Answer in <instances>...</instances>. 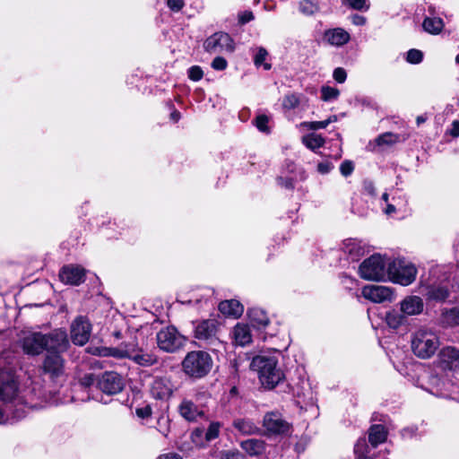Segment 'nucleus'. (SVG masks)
I'll return each mask as SVG.
<instances>
[{"instance_id": "obj_14", "label": "nucleus", "mask_w": 459, "mask_h": 459, "mask_svg": "<svg viewBox=\"0 0 459 459\" xmlns=\"http://www.w3.org/2000/svg\"><path fill=\"white\" fill-rule=\"evenodd\" d=\"M362 296L374 302L382 303L391 300L393 292L390 288L381 285H367L361 290Z\"/></svg>"}, {"instance_id": "obj_39", "label": "nucleus", "mask_w": 459, "mask_h": 459, "mask_svg": "<svg viewBox=\"0 0 459 459\" xmlns=\"http://www.w3.org/2000/svg\"><path fill=\"white\" fill-rule=\"evenodd\" d=\"M299 104V97L296 94L286 95L282 101V106L286 109H293Z\"/></svg>"}, {"instance_id": "obj_46", "label": "nucleus", "mask_w": 459, "mask_h": 459, "mask_svg": "<svg viewBox=\"0 0 459 459\" xmlns=\"http://www.w3.org/2000/svg\"><path fill=\"white\" fill-rule=\"evenodd\" d=\"M135 414L137 417L144 420L149 419L152 414V410L151 405L146 404L143 407H139L135 409Z\"/></svg>"}, {"instance_id": "obj_19", "label": "nucleus", "mask_w": 459, "mask_h": 459, "mask_svg": "<svg viewBox=\"0 0 459 459\" xmlns=\"http://www.w3.org/2000/svg\"><path fill=\"white\" fill-rule=\"evenodd\" d=\"M85 271L80 266L68 265L62 268L59 277L60 280L72 285H79L84 281Z\"/></svg>"}, {"instance_id": "obj_59", "label": "nucleus", "mask_w": 459, "mask_h": 459, "mask_svg": "<svg viewBox=\"0 0 459 459\" xmlns=\"http://www.w3.org/2000/svg\"><path fill=\"white\" fill-rule=\"evenodd\" d=\"M448 316L452 317L454 325L459 324V311H457L456 309H451L448 313Z\"/></svg>"}, {"instance_id": "obj_27", "label": "nucleus", "mask_w": 459, "mask_h": 459, "mask_svg": "<svg viewBox=\"0 0 459 459\" xmlns=\"http://www.w3.org/2000/svg\"><path fill=\"white\" fill-rule=\"evenodd\" d=\"M219 310L226 316L238 317L244 311L243 306L236 299L224 300L219 304Z\"/></svg>"}, {"instance_id": "obj_17", "label": "nucleus", "mask_w": 459, "mask_h": 459, "mask_svg": "<svg viewBox=\"0 0 459 459\" xmlns=\"http://www.w3.org/2000/svg\"><path fill=\"white\" fill-rule=\"evenodd\" d=\"M112 355L117 358L127 357L133 359L135 363L143 367H150L158 362L157 356L151 353H133L126 350L121 351L118 349H114Z\"/></svg>"}, {"instance_id": "obj_47", "label": "nucleus", "mask_w": 459, "mask_h": 459, "mask_svg": "<svg viewBox=\"0 0 459 459\" xmlns=\"http://www.w3.org/2000/svg\"><path fill=\"white\" fill-rule=\"evenodd\" d=\"M220 459H245V456L238 450H228L221 453Z\"/></svg>"}, {"instance_id": "obj_42", "label": "nucleus", "mask_w": 459, "mask_h": 459, "mask_svg": "<svg viewBox=\"0 0 459 459\" xmlns=\"http://www.w3.org/2000/svg\"><path fill=\"white\" fill-rule=\"evenodd\" d=\"M267 56V51L264 48H259L257 51L255 56V65L256 66L264 65V68L265 70H269L271 68V65L268 63H264L265 60V57Z\"/></svg>"}, {"instance_id": "obj_2", "label": "nucleus", "mask_w": 459, "mask_h": 459, "mask_svg": "<svg viewBox=\"0 0 459 459\" xmlns=\"http://www.w3.org/2000/svg\"><path fill=\"white\" fill-rule=\"evenodd\" d=\"M213 360L209 353L204 351H192L186 353L182 360V371L192 379L206 377L212 368Z\"/></svg>"}, {"instance_id": "obj_6", "label": "nucleus", "mask_w": 459, "mask_h": 459, "mask_svg": "<svg viewBox=\"0 0 459 459\" xmlns=\"http://www.w3.org/2000/svg\"><path fill=\"white\" fill-rule=\"evenodd\" d=\"M387 273L388 279L392 281L408 286L415 281L417 268L414 264L405 260H388Z\"/></svg>"}, {"instance_id": "obj_15", "label": "nucleus", "mask_w": 459, "mask_h": 459, "mask_svg": "<svg viewBox=\"0 0 459 459\" xmlns=\"http://www.w3.org/2000/svg\"><path fill=\"white\" fill-rule=\"evenodd\" d=\"M43 340L42 333H30L27 334L22 340V351L28 355L35 356L40 354L45 351Z\"/></svg>"}, {"instance_id": "obj_3", "label": "nucleus", "mask_w": 459, "mask_h": 459, "mask_svg": "<svg viewBox=\"0 0 459 459\" xmlns=\"http://www.w3.org/2000/svg\"><path fill=\"white\" fill-rule=\"evenodd\" d=\"M439 346V337L435 332L428 328H420L411 334V348L413 354L420 359L431 358Z\"/></svg>"}, {"instance_id": "obj_49", "label": "nucleus", "mask_w": 459, "mask_h": 459, "mask_svg": "<svg viewBox=\"0 0 459 459\" xmlns=\"http://www.w3.org/2000/svg\"><path fill=\"white\" fill-rule=\"evenodd\" d=\"M354 170V165L351 160H344L340 166V171L342 176L348 177Z\"/></svg>"}, {"instance_id": "obj_13", "label": "nucleus", "mask_w": 459, "mask_h": 459, "mask_svg": "<svg viewBox=\"0 0 459 459\" xmlns=\"http://www.w3.org/2000/svg\"><path fill=\"white\" fill-rule=\"evenodd\" d=\"M179 415L189 422L197 421L199 418L204 416L203 408L194 403L189 398H183L178 406Z\"/></svg>"}, {"instance_id": "obj_43", "label": "nucleus", "mask_w": 459, "mask_h": 459, "mask_svg": "<svg viewBox=\"0 0 459 459\" xmlns=\"http://www.w3.org/2000/svg\"><path fill=\"white\" fill-rule=\"evenodd\" d=\"M423 54L420 50L412 48L407 52L406 60L411 64H419L422 61Z\"/></svg>"}, {"instance_id": "obj_32", "label": "nucleus", "mask_w": 459, "mask_h": 459, "mask_svg": "<svg viewBox=\"0 0 459 459\" xmlns=\"http://www.w3.org/2000/svg\"><path fill=\"white\" fill-rule=\"evenodd\" d=\"M247 315L252 323L257 327H264L269 324V318L265 312L261 308H251L247 311Z\"/></svg>"}, {"instance_id": "obj_10", "label": "nucleus", "mask_w": 459, "mask_h": 459, "mask_svg": "<svg viewBox=\"0 0 459 459\" xmlns=\"http://www.w3.org/2000/svg\"><path fill=\"white\" fill-rule=\"evenodd\" d=\"M262 424L268 435H285L290 428V424L277 411L266 412Z\"/></svg>"}, {"instance_id": "obj_33", "label": "nucleus", "mask_w": 459, "mask_h": 459, "mask_svg": "<svg viewBox=\"0 0 459 459\" xmlns=\"http://www.w3.org/2000/svg\"><path fill=\"white\" fill-rule=\"evenodd\" d=\"M385 320L390 327L397 329L403 324H404L406 320V316L403 312H401V310H392L386 313Z\"/></svg>"}, {"instance_id": "obj_40", "label": "nucleus", "mask_w": 459, "mask_h": 459, "mask_svg": "<svg viewBox=\"0 0 459 459\" xmlns=\"http://www.w3.org/2000/svg\"><path fill=\"white\" fill-rule=\"evenodd\" d=\"M354 452L359 459H366L368 456V445L365 439L359 440L354 447Z\"/></svg>"}, {"instance_id": "obj_30", "label": "nucleus", "mask_w": 459, "mask_h": 459, "mask_svg": "<svg viewBox=\"0 0 459 459\" xmlns=\"http://www.w3.org/2000/svg\"><path fill=\"white\" fill-rule=\"evenodd\" d=\"M444 26L443 20L438 17H426L422 22L423 30L432 35L439 34L444 29Z\"/></svg>"}, {"instance_id": "obj_51", "label": "nucleus", "mask_w": 459, "mask_h": 459, "mask_svg": "<svg viewBox=\"0 0 459 459\" xmlns=\"http://www.w3.org/2000/svg\"><path fill=\"white\" fill-rule=\"evenodd\" d=\"M305 125L308 129L317 130L325 128L329 125V120L307 122Z\"/></svg>"}, {"instance_id": "obj_25", "label": "nucleus", "mask_w": 459, "mask_h": 459, "mask_svg": "<svg viewBox=\"0 0 459 459\" xmlns=\"http://www.w3.org/2000/svg\"><path fill=\"white\" fill-rule=\"evenodd\" d=\"M324 38L330 45L340 47L350 40V34L343 29L336 28L326 30Z\"/></svg>"}, {"instance_id": "obj_8", "label": "nucleus", "mask_w": 459, "mask_h": 459, "mask_svg": "<svg viewBox=\"0 0 459 459\" xmlns=\"http://www.w3.org/2000/svg\"><path fill=\"white\" fill-rule=\"evenodd\" d=\"M204 49L212 54L228 52L232 53L235 46L231 37L226 32H216L206 39L204 43Z\"/></svg>"}, {"instance_id": "obj_21", "label": "nucleus", "mask_w": 459, "mask_h": 459, "mask_svg": "<svg viewBox=\"0 0 459 459\" xmlns=\"http://www.w3.org/2000/svg\"><path fill=\"white\" fill-rule=\"evenodd\" d=\"M401 312L406 316L420 315L424 308V303L420 297L407 296L400 303Z\"/></svg>"}, {"instance_id": "obj_23", "label": "nucleus", "mask_w": 459, "mask_h": 459, "mask_svg": "<svg viewBox=\"0 0 459 459\" xmlns=\"http://www.w3.org/2000/svg\"><path fill=\"white\" fill-rule=\"evenodd\" d=\"M232 426L241 435H256L261 432L260 428L247 418H235Z\"/></svg>"}, {"instance_id": "obj_26", "label": "nucleus", "mask_w": 459, "mask_h": 459, "mask_svg": "<svg viewBox=\"0 0 459 459\" xmlns=\"http://www.w3.org/2000/svg\"><path fill=\"white\" fill-rule=\"evenodd\" d=\"M240 447L250 456H257L264 453L266 444L262 439L250 438L242 441Z\"/></svg>"}, {"instance_id": "obj_34", "label": "nucleus", "mask_w": 459, "mask_h": 459, "mask_svg": "<svg viewBox=\"0 0 459 459\" xmlns=\"http://www.w3.org/2000/svg\"><path fill=\"white\" fill-rule=\"evenodd\" d=\"M303 142L307 148L315 150L324 145L325 139L321 134H310L304 137Z\"/></svg>"}, {"instance_id": "obj_54", "label": "nucleus", "mask_w": 459, "mask_h": 459, "mask_svg": "<svg viewBox=\"0 0 459 459\" xmlns=\"http://www.w3.org/2000/svg\"><path fill=\"white\" fill-rule=\"evenodd\" d=\"M169 8L174 12L180 11L184 6L183 0H167Z\"/></svg>"}, {"instance_id": "obj_35", "label": "nucleus", "mask_w": 459, "mask_h": 459, "mask_svg": "<svg viewBox=\"0 0 459 459\" xmlns=\"http://www.w3.org/2000/svg\"><path fill=\"white\" fill-rule=\"evenodd\" d=\"M399 141V136L393 133L387 132L380 134L375 140L376 145L383 146V145H393Z\"/></svg>"}, {"instance_id": "obj_44", "label": "nucleus", "mask_w": 459, "mask_h": 459, "mask_svg": "<svg viewBox=\"0 0 459 459\" xmlns=\"http://www.w3.org/2000/svg\"><path fill=\"white\" fill-rule=\"evenodd\" d=\"M269 122V118L265 115H259L256 117L255 120V125L257 127V129L263 133H268L269 127L267 126Z\"/></svg>"}, {"instance_id": "obj_29", "label": "nucleus", "mask_w": 459, "mask_h": 459, "mask_svg": "<svg viewBox=\"0 0 459 459\" xmlns=\"http://www.w3.org/2000/svg\"><path fill=\"white\" fill-rule=\"evenodd\" d=\"M233 338L237 344L244 346L251 342L252 336L247 325L238 324L233 329Z\"/></svg>"}, {"instance_id": "obj_9", "label": "nucleus", "mask_w": 459, "mask_h": 459, "mask_svg": "<svg viewBox=\"0 0 459 459\" xmlns=\"http://www.w3.org/2000/svg\"><path fill=\"white\" fill-rule=\"evenodd\" d=\"M44 348L47 353H62L67 351L69 340L65 331L56 329L48 334L43 333Z\"/></svg>"}, {"instance_id": "obj_20", "label": "nucleus", "mask_w": 459, "mask_h": 459, "mask_svg": "<svg viewBox=\"0 0 459 459\" xmlns=\"http://www.w3.org/2000/svg\"><path fill=\"white\" fill-rule=\"evenodd\" d=\"M152 394L156 399H169L173 394V385L166 377H157L153 380L151 387Z\"/></svg>"}, {"instance_id": "obj_12", "label": "nucleus", "mask_w": 459, "mask_h": 459, "mask_svg": "<svg viewBox=\"0 0 459 459\" xmlns=\"http://www.w3.org/2000/svg\"><path fill=\"white\" fill-rule=\"evenodd\" d=\"M99 388L105 394H116L124 388V381L116 372H105L98 381Z\"/></svg>"}, {"instance_id": "obj_63", "label": "nucleus", "mask_w": 459, "mask_h": 459, "mask_svg": "<svg viewBox=\"0 0 459 459\" xmlns=\"http://www.w3.org/2000/svg\"><path fill=\"white\" fill-rule=\"evenodd\" d=\"M416 121H417L418 125H420L421 123L425 122V118L423 117L420 116L417 117Z\"/></svg>"}, {"instance_id": "obj_48", "label": "nucleus", "mask_w": 459, "mask_h": 459, "mask_svg": "<svg viewBox=\"0 0 459 459\" xmlns=\"http://www.w3.org/2000/svg\"><path fill=\"white\" fill-rule=\"evenodd\" d=\"M228 63L224 57L217 56L212 62V67L214 70L223 71L227 68Z\"/></svg>"}, {"instance_id": "obj_4", "label": "nucleus", "mask_w": 459, "mask_h": 459, "mask_svg": "<svg viewBox=\"0 0 459 459\" xmlns=\"http://www.w3.org/2000/svg\"><path fill=\"white\" fill-rule=\"evenodd\" d=\"M219 323L215 319H204L196 322L195 338L213 352L224 350V343L219 336Z\"/></svg>"}, {"instance_id": "obj_1", "label": "nucleus", "mask_w": 459, "mask_h": 459, "mask_svg": "<svg viewBox=\"0 0 459 459\" xmlns=\"http://www.w3.org/2000/svg\"><path fill=\"white\" fill-rule=\"evenodd\" d=\"M250 368L256 371L261 384L268 389L274 388L284 378V374L277 367V359L258 355L253 358Z\"/></svg>"}, {"instance_id": "obj_36", "label": "nucleus", "mask_w": 459, "mask_h": 459, "mask_svg": "<svg viewBox=\"0 0 459 459\" xmlns=\"http://www.w3.org/2000/svg\"><path fill=\"white\" fill-rule=\"evenodd\" d=\"M317 10L318 6L309 0H302L299 2V11L305 15H312L316 13Z\"/></svg>"}, {"instance_id": "obj_53", "label": "nucleus", "mask_w": 459, "mask_h": 459, "mask_svg": "<svg viewBox=\"0 0 459 459\" xmlns=\"http://www.w3.org/2000/svg\"><path fill=\"white\" fill-rule=\"evenodd\" d=\"M254 18L255 17L252 12L245 11L238 14V22L240 24H245L254 20Z\"/></svg>"}, {"instance_id": "obj_16", "label": "nucleus", "mask_w": 459, "mask_h": 459, "mask_svg": "<svg viewBox=\"0 0 459 459\" xmlns=\"http://www.w3.org/2000/svg\"><path fill=\"white\" fill-rule=\"evenodd\" d=\"M57 352L47 353L43 361V370L52 377H59L64 371V359Z\"/></svg>"}, {"instance_id": "obj_55", "label": "nucleus", "mask_w": 459, "mask_h": 459, "mask_svg": "<svg viewBox=\"0 0 459 459\" xmlns=\"http://www.w3.org/2000/svg\"><path fill=\"white\" fill-rule=\"evenodd\" d=\"M333 164L331 162H320L317 165V171L321 174H327L333 169Z\"/></svg>"}, {"instance_id": "obj_60", "label": "nucleus", "mask_w": 459, "mask_h": 459, "mask_svg": "<svg viewBox=\"0 0 459 459\" xmlns=\"http://www.w3.org/2000/svg\"><path fill=\"white\" fill-rule=\"evenodd\" d=\"M450 134L455 137L459 136V121L455 120L453 122Z\"/></svg>"}, {"instance_id": "obj_28", "label": "nucleus", "mask_w": 459, "mask_h": 459, "mask_svg": "<svg viewBox=\"0 0 459 459\" xmlns=\"http://www.w3.org/2000/svg\"><path fill=\"white\" fill-rule=\"evenodd\" d=\"M387 438V430L385 426L376 424L370 427L368 430V442L373 447L384 443Z\"/></svg>"}, {"instance_id": "obj_5", "label": "nucleus", "mask_w": 459, "mask_h": 459, "mask_svg": "<svg viewBox=\"0 0 459 459\" xmlns=\"http://www.w3.org/2000/svg\"><path fill=\"white\" fill-rule=\"evenodd\" d=\"M388 260L379 254L372 255L359 265V276L367 281H385L386 277L388 278Z\"/></svg>"}, {"instance_id": "obj_62", "label": "nucleus", "mask_w": 459, "mask_h": 459, "mask_svg": "<svg viewBox=\"0 0 459 459\" xmlns=\"http://www.w3.org/2000/svg\"><path fill=\"white\" fill-rule=\"evenodd\" d=\"M170 117H171V118H172L174 121H176V122H177V121L179 119V117H180V114H179V112H178V111H174V112H172V113H171Z\"/></svg>"}, {"instance_id": "obj_7", "label": "nucleus", "mask_w": 459, "mask_h": 459, "mask_svg": "<svg viewBox=\"0 0 459 459\" xmlns=\"http://www.w3.org/2000/svg\"><path fill=\"white\" fill-rule=\"evenodd\" d=\"M156 340L158 347L169 353L176 352L185 344L184 336L174 326H167L160 330Z\"/></svg>"}, {"instance_id": "obj_52", "label": "nucleus", "mask_w": 459, "mask_h": 459, "mask_svg": "<svg viewBox=\"0 0 459 459\" xmlns=\"http://www.w3.org/2000/svg\"><path fill=\"white\" fill-rule=\"evenodd\" d=\"M277 183L279 186H281V187H284L286 189H293L294 188V181L292 178H277Z\"/></svg>"}, {"instance_id": "obj_56", "label": "nucleus", "mask_w": 459, "mask_h": 459, "mask_svg": "<svg viewBox=\"0 0 459 459\" xmlns=\"http://www.w3.org/2000/svg\"><path fill=\"white\" fill-rule=\"evenodd\" d=\"M351 22L354 25L362 26L366 23V18L359 14H353L351 16Z\"/></svg>"}, {"instance_id": "obj_64", "label": "nucleus", "mask_w": 459, "mask_h": 459, "mask_svg": "<svg viewBox=\"0 0 459 459\" xmlns=\"http://www.w3.org/2000/svg\"><path fill=\"white\" fill-rule=\"evenodd\" d=\"M326 120H329V124H331L333 122H335L337 120V117H336V116H332L329 118H327Z\"/></svg>"}, {"instance_id": "obj_38", "label": "nucleus", "mask_w": 459, "mask_h": 459, "mask_svg": "<svg viewBox=\"0 0 459 459\" xmlns=\"http://www.w3.org/2000/svg\"><path fill=\"white\" fill-rule=\"evenodd\" d=\"M321 93H322V97H321L322 100L325 101H329V100L337 99L340 94V91L335 88L329 87V86H324L321 89Z\"/></svg>"}, {"instance_id": "obj_31", "label": "nucleus", "mask_w": 459, "mask_h": 459, "mask_svg": "<svg viewBox=\"0 0 459 459\" xmlns=\"http://www.w3.org/2000/svg\"><path fill=\"white\" fill-rule=\"evenodd\" d=\"M449 295L448 290L444 286H429L426 296L429 300L444 301Z\"/></svg>"}, {"instance_id": "obj_18", "label": "nucleus", "mask_w": 459, "mask_h": 459, "mask_svg": "<svg viewBox=\"0 0 459 459\" xmlns=\"http://www.w3.org/2000/svg\"><path fill=\"white\" fill-rule=\"evenodd\" d=\"M438 359L444 368L450 370L459 368V350L455 347H444L438 354Z\"/></svg>"}, {"instance_id": "obj_50", "label": "nucleus", "mask_w": 459, "mask_h": 459, "mask_svg": "<svg viewBox=\"0 0 459 459\" xmlns=\"http://www.w3.org/2000/svg\"><path fill=\"white\" fill-rule=\"evenodd\" d=\"M333 75L334 80L339 83L344 82L347 77L346 71L342 67L334 69Z\"/></svg>"}, {"instance_id": "obj_58", "label": "nucleus", "mask_w": 459, "mask_h": 459, "mask_svg": "<svg viewBox=\"0 0 459 459\" xmlns=\"http://www.w3.org/2000/svg\"><path fill=\"white\" fill-rule=\"evenodd\" d=\"M157 459H182V457L175 453H168L159 455Z\"/></svg>"}, {"instance_id": "obj_11", "label": "nucleus", "mask_w": 459, "mask_h": 459, "mask_svg": "<svg viewBox=\"0 0 459 459\" xmlns=\"http://www.w3.org/2000/svg\"><path fill=\"white\" fill-rule=\"evenodd\" d=\"M91 325L83 316L77 317L71 325V338L74 344L84 345L90 339Z\"/></svg>"}, {"instance_id": "obj_24", "label": "nucleus", "mask_w": 459, "mask_h": 459, "mask_svg": "<svg viewBox=\"0 0 459 459\" xmlns=\"http://www.w3.org/2000/svg\"><path fill=\"white\" fill-rule=\"evenodd\" d=\"M17 384L12 377L0 378V400L4 402L13 401L17 394Z\"/></svg>"}, {"instance_id": "obj_57", "label": "nucleus", "mask_w": 459, "mask_h": 459, "mask_svg": "<svg viewBox=\"0 0 459 459\" xmlns=\"http://www.w3.org/2000/svg\"><path fill=\"white\" fill-rule=\"evenodd\" d=\"M95 382V377L92 374H87L82 377L81 383L84 386H91Z\"/></svg>"}, {"instance_id": "obj_45", "label": "nucleus", "mask_w": 459, "mask_h": 459, "mask_svg": "<svg viewBox=\"0 0 459 459\" xmlns=\"http://www.w3.org/2000/svg\"><path fill=\"white\" fill-rule=\"evenodd\" d=\"M204 76L202 68L198 65L191 66L188 69V77L190 80L197 82L200 81Z\"/></svg>"}, {"instance_id": "obj_22", "label": "nucleus", "mask_w": 459, "mask_h": 459, "mask_svg": "<svg viewBox=\"0 0 459 459\" xmlns=\"http://www.w3.org/2000/svg\"><path fill=\"white\" fill-rule=\"evenodd\" d=\"M342 249L353 261L359 260L366 254V247L361 240L348 238L343 241Z\"/></svg>"}, {"instance_id": "obj_61", "label": "nucleus", "mask_w": 459, "mask_h": 459, "mask_svg": "<svg viewBox=\"0 0 459 459\" xmlns=\"http://www.w3.org/2000/svg\"><path fill=\"white\" fill-rule=\"evenodd\" d=\"M395 212V207H394V205H393V204H387L386 209H385V213H386V214H391V213H393V212Z\"/></svg>"}, {"instance_id": "obj_41", "label": "nucleus", "mask_w": 459, "mask_h": 459, "mask_svg": "<svg viewBox=\"0 0 459 459\" xmlns=\"http://www.w3.org/2000/svg\"><path fill=\"white\" fill-rule=\"evenodd\" d=\"M351 9L358 11H367L369 8L368 0H344Z\"/></svg>"}, {"instance_id": "obj_37", "label": "nucleus", "mask_w": 459, "mask_h": 459, "mask_svg": "<svg viewBox=\"0 0 459 459\" xmlns=\"http://www.w3.org/2000/svg\"><path fill=\"white\" fill-rule=\"evenodd\" d=\"M221 423L218 421L211 422L206 432H205V439L207 441L213 440L219 437Z\"/></svg>"}]
</instances>
